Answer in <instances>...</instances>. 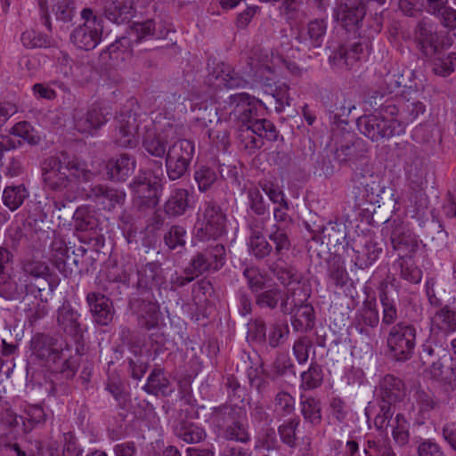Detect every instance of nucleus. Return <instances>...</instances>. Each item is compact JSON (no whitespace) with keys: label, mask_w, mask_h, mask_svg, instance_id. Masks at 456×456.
<instances>
[{"label":"nucleus","mask_w":456,"mask_h":456,"mask_svg":"<svg viewBox=\"0 0 456 456\" xmlns=\"http://www.w3.org/2000/svg\"><path fill=\"white\" fill-rule=\"evenodd\" d=\"M359 142H347L341 145L335 151V159L340 164L354 163L362 157Z\"/></svg>","instance_id":"59"},{"label":"nucleus","mask_w":456,"mask_h":456,"mask_svg":"<svg viewBox=\"0 0 456 456\" xmlns=\"http://www.w3.org/2000/svg\"><path fill=\"white\" fill-rule=\"evenodd\" d=\"M25 413L26 421H23V431L25 433L30 432L36 426L45 424L47 417L43 407L38 404L28 406Z\"/></svg>","instance_id":"61"},{"label":"nucleus","mask_w":456,"mask_h":456,"mask_svg":"<svg viewBox=\"0 0 456 456\" xmlns=\"http://www.w3.org/2000/svg\"><path fill=\"white\" fill-rule=\"evenodd\" d=\"M20 41L27 49L49 48L55 43L51 37L35 29L25 30L20 36Z\"/></svg>","instance_id":"52"},{"label":"nucleus","mask_w":456,"mask_h":456,"mask_svg":"<svg viewBox=\"0 0 456 456\" xmlns=\"http://www.w3.org/2000/svg\"><path fill=\"white\" fill-rule=\"evenodd\" d=\"M417 330L411 323L400 322L389 330L387 343L392 357L399 362L411 358L416 346Z\"/></svg>","instance_id":"7"},{"label":"nucleus","mask_w":456,"mask_h":456,"mask_svg":"<svg viewBox=\"0 0 456 456\" xmlns=\"http://www.w3.org/2000/svg\"><path fill=\"white\" fill-rule=\"evenodd\" d=\"M390 242L399 256H408L418 250L419 243L416 235L403 222H393Z\"/></svg>","instance_id":"16"},{"label":"nucleus","mask_w":456,"mask_h":456,"mask_svg":"<svg viewBox=\"0 0 456 456\" xmlns=\"http://www.w3.org/2000/svg\"><path fill=\"white\" fill-rule=\"evenodd\" d=\"M273 372L278 377H285L296 379L295 365L288 354H281L273 363Z\"/></svg>","instance_id":"62"},{"label":"nucleus","mask_w":456,"mask_h":456,"mask_svg":"<svg viewBox=\"0 0 456 456\" xmlns=\"http://www.w3.org/2000/svg\"><path fill=\"white\" fill-rule=\"evenodd\" d=\"M395 282L396 280L394 276L387 275L386 279L380 281L379 286V298L382 306L381 323L385 326L395 325L399 318L397 304L395 298L389 296L387 291L388 285L397 287Z\"/></svg>","instance_id":"20"},{"label":"nucleus","mask_w":456,"mask_h":456,"mask_svg":"<svg viewBox=\"0 0 456 456\" xmlns=\"http://www.w3.org/2000/svg\"><path fill=\"white\" fill-rule=\"evenodd\" d=\"M129 305L142 327L150 330L158 326L160 312L157 301L137 297L131 299Z\"/></svg>","instance_id":"18"},{"label":"nucleus","mask_w":456,"mask_h":456,"mask_svg":"<svg viewBox=\"0 0 456 456\" xmlns=\"http://www.w3.org/2000/svg\"><path fill=\"white\" fill-rule=\"evenodd\" d=\"M357 128L361 134L372 142H379L399 135L404 130L403 122L395 116L387 114L371 113L357 118Z\"/></svg>","instance_id":"4"},{"label":"nucleus","mask_w":456,"mask_h":456,"mask_svg":"<svg viewBox=\"0 0 456 456\" xmlns=\"http://www.w3.org/2000/svg\"><path fill=\"white\" fill-rule=\"evenodd\" d=\"M354 109H355L354 102L346 94H338L329 108L330 119L334 124H347L346 118Z\"/></svg>","instance_id":"37"},{"label":"nucleus","mask_w":456,"mask_h":456,"mask_svg":"<svg viewBox=\"0 0 456 456\" xmlns=\"http://www.w3.org/2000/svg\"><path fill=\"white\" fill-rule=\"evenodd\" d=\"M170 381L166 377L164 370L155 368L152 370L147 379V383L142 389L150 395L167 396L171 390L169 389Z\"/></svg>","instance_id":"40"},{"label":"nucleus","mask_w":456,"mask_h":456,"mask_svg":"<svg viewBox=\"0 0 456 456\" xmlns=\"http://www.w3.org/2000/svg\"><path fill=\"white\" fill-rule=\"evenodd\" d=\"M278 137L279 131L270 120L256 121L240 127L238 146L245 154L253 155L264 146V139L274 142Z\"/></svg>","instance_id":"6"},{"label":"nucleus","mask_w":456,"mask_h":456,"mask_svg":"<svg viewBox=\"0 0 456 456\" xmlns=\"http://www.w3.org/2000/svg\"><path fill=\"white\" fill-rule=\"evenodd\" d=\"M174 433L187 444L200 443L206 437V432L202 428L184 419L177 421L174 427Z\"/></svg>","instance_id":"42"},{"label":"nucleus","mask_w":456,"mask_h":456,"mask_svg":"<svg viewBox=\"0 0 456 456\" xmlns=\"http://www.w3.org/2000/svg\"><path fill=\"white\" fill-rule=\"evenodd\" d=\"M215 425L223 431V436L226 440L248 444L251 437L248 430V425L242 420L241 410H237L231 405H221L215 408L212 413Z\"/></svg>","instance_id":"5"},{"label":"nucleus","mask_w":456,"mask_h":456,"mask_svg":"<svg viewBox=\"0 0 456 456\" xmlns=\"http://www.w3.org/2000/svg\"><path fill=\"white\" fill-rule=\"evenodd\" d=\"M437 329L444 334L456 330V301L438 309L431 319V331Z\"/></svg>","instance_id":"31"},{"label":"nucleus","mask_w":456,"mask_h":456,"mask_svg":"<svg viewBox=\"0 0 456 456\" xmlns=\"http://www.w3.org/2000/svg\"><path fill=\"white\" fill-rule=\"evenodd\" d=\"M103 26L82 24L74 28L70 34V41L77 48L90 51L94 49L102 40Z\"/></svg>","instance_id":"21"},{"label":"nucleus","mask_w":456,"mask_h":456,"mask_svg":"<svg viewBox=\"0 0 456 456\" xmlns=\"http://www.w3.org/2000/svg\"><path fill=\"white\" fill-rule=\"evenodd\" d=\"M50 259L55 267L66 277L73 273V267L69 263V249L65 240L61 237H54L51 243Z\"/></svg>","instance_id":"33"},{"label":"nucleus","mask_w":456,"mask_h":456,"mask_svg":"<svg viewBox=\"0 0 456 456\" xmlns=\"http://www.w3.org/2000/svg\"><path fill=\"white\" fill-rule=\"evenodd\" d=\"M282 289L273 287L266 290H261L255 295V303L261 309L274 310L281 304Z\"/></svg>","instance_id":"56"},{"label":"nucleus","mask_w":456,"mask_h":456,"mask_svg":"<svg viewBox=\"0 0 456 456\" xmlns=\"http://www.w3.org/2000/svg\"><path fill=\"white\" fill-rule=\"evenodd\" d=\"M364 4L359 0L340 1L333 12V18L347 32L359 34L365 16Z\"/></svg>","instance_id":"13"},{"label":"nucleus","mask_w":456,"mask_h":456,"mask_svg":"<svg viewBox=\"0 0 456 456\" xmlns=\"http://www.w3.org/2000/svg\"><path fill=\"white\" fill-rule=\"evenodd\" d=\"M194 142L187 139L175 142L166 156L167 175L171 181L182 178L188 172L194 155Z\"/></svg>","instance_id":"8"},{"label":"nucleus","mask_w":456,"mask_h":456,"mask_svg":"<svg viewBox=\"0 0 456 456\" xmlns=\"http://www.w3.org/2000/svg\"><path fill=\"white\" fill-rule=\"evenodd\" d=\"M111 113L109 107L94 103L86 111L75 109L72 114L74 128L82 134L93 135L104 126Z\"/></svg>","instance_id":"11"},{"label":"nucleus","mask_w":456,"mask_h":456,"mask_svg":"<svg viewBox=\"0 0 456 456\" xmlns=\"http://www.w3.org/2000/svg\"><path fill=\"white\" fill-rule=\"evenodd\" d=\"M373 179L372 174L369 176L362 175L358 173L354 174L351 193L355 208H361L367 203L373 204L376 201L379 184Z\"/></svg>","instance_id":"17"},{"label":"nucleus","mask_w":456,"mask_h":456,"mask_svg":"<svg viewBox=\"0 0 456 456\" xmlns=\"http://www.w3.org/2000/svg\"><path fill=\"white\" fill-rule=\"evenodd\" d=\"M201 211L202 222L197 230L200 240H216L226 233V216L216 201L206 200Z\"/></svg>","instance_id":"10"},{"label":"nucleus","mask_w":456,"mask_h":456,"mask_svg":"<svg viewBox=\"0 0 456 456\" xmlns=\"http://www.w3.org/2000/svg\"><path fill=\"white\" fill-rule=\"evenodd\" d=\"M141 207L154 208L159 204L160 184L147 176L146 172L140 171L129 184Z\"/></svg>","instance_id":"14"},{"label":"nucleus","mask_w":456,"mask_h":456,"mask_svg":"<svg viewBox=\"0 0 456 456\" xmlns=\"http://www.w3.org/2000/svg\"><path fill=\"white\" fill-rule=\"evenodd\" d=\"M294 411L295 398L289 392H278L273 401V411L280 416H288Z\"/></svg>","instance_id":"64"},{"label":"nucleus","mask_w":456,"mask_h":456,"mask_svg":"<svg viewBox=\"0 0 456 456\" xmlns=\"http://www.w3.org/2000/svg\"><path fill=\"white\" fill-rule=\"evenodd\" d=\"M220 120L217 113V108L210 105H205L203 108H200V112L193 121L194 128L207 129L206 134L208 137L215 142L219 135L216 134L215 131L210 127L213 124H217Z\"/></svg>","instance_id":"35"},{"label":"nucleus","mask_w":456,"mask_h":456,"mask_svg":"<svg viewBox=\"0 0 456 456\" xmlns=\"http://www.w3.org/2000/svg\"><path fill=\"white\" fill-rule=\"evenodd\" d=\"M404 161V170L407 177L413 183L420 182L426 175L424 160L414 147H410Z\"/></svg>","instance_id":"41"},{"label":"nucleus","mask_w":456,"mask_h":456,"mask_svg":"<svg viewBox=\"0 0 456 456\" xmlns=\"http://www.w3.org/2000/svg\"><path fill=\"white\" fill-rule=\"evenodd\" d=\"M56 322L59 330L74 339L76 354L82 355L84 345L81 340L86 328L78 310L70 302L64 301L56 311Z\"/></svg>","instance_id":"9"},{"label":"nucleus","mask_w":456,"mask_h":456,"mask_svg":"<svg viewBox=\"0 0 456 456\" xmlns=\"http://www.w3.org/2000/svg\"><path fill=\"white\" fill-rule=\"evenodd\" d=\"M414 40L419 50L426 56L436 55L441 49L440 37L431 22L423 19L419 20L414 29Z\"/></svg>","instance_id":"15"},{"label":"nucleus","mask_w":456,"mask_h":456,"mask_svg":"<svg viewBox=\"0 0 456 456\" xmlns=\"http://www.w3.org/2000/svg\"><path fill=\"white\" fill-rule=\"evenodd\" d=\"M433 71L435 74L441 77L450 76L456 67V53H443L441 49L438 50L436 55H433Z\"/></svg>","instance_id":"51"},{"label":"nucleus","mask_w":456,"mask_h":456,"mask_svg":"<svg viewBox=\"0 0 456 456\" xmlns=\"http://www.w3.org/2000/svg\"><path fill=\"white\" fill-rule=\"evenodd\" d=\"M89 196L98 203L104 204L108 201L110 208L123 204L126 200V193L123 191L102 184L93 186Z\"/></svg>","instance_id":"39"},{"label":"nucleus","mask_w":456,"mask_h":456,"mask_svg":"<svg viewBox=\"0 0 456 456\" xmlns=\"http://www.w3.org/2000/svg\"><path fill=\"white\" fill-rule=\"evenodd\" d=\"M32 355L44 365L60 372L67 379L75 377L79 366V354H71L72 346L63 347L58 339L45 333H37L30 341Z\"/></svg>","instance_id":"1"},{"label":"nucleus","mask_w":456,"mask_h":456,"mask_svg":"<svg viewBox=\"0 0 456 456\" xmlns=\"http://www.w3.org/2000/svg\"><path fill=\"white\" fill-rule=\"evenodd\" d=\"M346 237V229L342 222H329L322 229V242L330 247L341 245Z\"/></svg>","instance_id":"46"},{"label":"nucleus","mask_w":456,"mask_h":456,"mask_svg":"<svg viewBox=\"0 0 456 456\" xmlns=\"http://www.w3.org/2000/svg\"><path fill=\"white\" fill-rule=\"evenodd\" d=\"M249 253L257 260H262L271 255L273 245L265 239L263 233L252 230L248 239Z\"/></svg>","instance_id":"47"},{"label":"nucleus","mask_w":456,"mask_h":456,"mask_svg":"<svg viewBox=\"0 0 456 456\" xmlns=\"http://www.w3.org/2000/svg\"><path fill=\"white\" fill-rule=\"evenodd\" d=\"M86 302L94 321L100 325H108L113 319L114 308L111 300L102 293L90 292Z\"/></svg>","instance_id":"23"},{"label":"nucleus","mask_w":456,"mask_h":456,"mask_svg":"<svg viewBox=\"0 0 456 456\" xmlns=\"http://www.w3.org/2000/svg\"><path fill=\"white\" fill-rule=\"evenodd\" d=\"M328 274L330 280L336 287L342 288L346 286L349 280L344 262L340 258L334 257L329 262Z\"/></svg>","instance_id":"60"},{"label":"nucleus","mask_w":456,"mask_h":456,"mask_svg":"<svg viewBox=\"0 0 456 456\" xmlns=\"http://www.w3.org/2000/svg\"><path fill=\"white\" fill-rule=\"evenodd\" d=\"M213 272L219 271L226 263V250L223 244L213 242L201 250Z\"/></svg>","instance_id":"54"},{"label":"nucleus","mask_w":456,"mask_h":456,"mask_svg":"<svg viewBox=\"0 0 456 456\" xmlns=\"http://www.w3.org/2000/svg\"><path fill=\"white\" fill-rule=\"evenodd\" d=\"M327 31V21L324 19L310 20L306 32L301 34L303 43L309 48H319L322 45Z\"/></svg>","instance_id":"36"},{"label":"nucleus","mask_w":456,"mask_h":456,"mask_svg":"<svg viewBox=\"0 0 456 456\" xmlns=\"http://www.w3.org/2000/svg\"><path fill=\"white\" fill-rule=\"evenodd\" d=\"M130 352L132 355L127 357L128 370L134 379L140 380L149 368L148 360L142 354L139 346H131Z\"/></svg>","instance_id":"48"},{"label":"nucleus","mask_w":456,"mask_h":456,"mask_svg":"<svg viewBox=\"0 0 456 456\" xmlns=\"http://www.w3.org/2000/svg\"><path fill=\"white\" fill-rule=\"evenodd\" d=\"M141 116L133 111H122L116 117V128L113 135L117 145L134 148L139 142Z\"/></svg>","instance_id":"12"},{"label":"nucleus","mask_w":456,"mask_h":456,"mask_svg":"<svg viewBox=\"0 0 456 456\" xmlns=\"http://www.w3.org/2000/svg\"><path fill=\"white\" fill-rule=\"evenodd\" d=\"M268 269L284 287L299 284L303 278L301 273L294 265L286 263L285 259L276 258L268 265Z\"/></svg>","instance_id":"29"},{"label":"nucleus","mask_w":456,"mask_h":456,"mask_svg":"<svg viewBox=\"0 0 456 456\" xmlns=\"http://www.w3.org/2000/svg\"><path fill=\"white\" fill-rule=\"evenodd\" d=\"M243 276L248 289L253 294L256 295L265 289V275H264L257 267H246L243 271Z\"/></svg>","instance_id":"63"},{"label":"nucleus","mask_w":456,"mask_h":456,"mask_svg":"<svg viewBox=\"0 0 456 456\" xmlns=\"http://www.w3.org/2000/svg\"><path fill=\"white\" fill-rule=\"evenodd\" d=\"M356 327L362 332L365 327L375 328L379 323V314L375 298H367L355 314Z\"/></svg>","instance_id":"34"},{"label":"nucleus","mask_w":456,"mask_h":456,"mask_svg":"<svg viewBox=\"0 0 456 456\" xmlns=\"http://www.w3.org/2000/svg\"><path fill=\"white\" fill-rule=\"evenodd\" d=\"M380 398L383 403L395 405L401 403L405 395V386L403 380L394 375H386L379 382Z\"/></svg>","instance_id":"26"},{"label":"nucleus","mask_w":456,"mask_h":456,"mask_svg":"<svg viewBox=\"0 0 456 456\" xmlns=\"http://www.w3.org/2000/svg\"><path fill=\"white\" fill-rule=\"evenodd\" d=\"M290 228L284 225H273L268 239L273 243V251L276 258L285 259L291 249Z\"/></svg>","instance_id":"30"},{"label":"nucleus","mask_w":456,"mask_h":456,"mask_svg":"<svg viewBox=\"0 0 456 456\" xmlns=\"http://www.w3.org/2000/svg\"><path fill=\"white\" fill-rule=\"evenodd\" d=\"M394 266L400 269V277L412 284L421 281L422 272L407 256H400L394 263Z\"/></svg>","instance_id":"55"},{"label":"nucleus","mask_w":456,"mask_h":456,"mask_svg":"<svg viewBox=\"0 0 456 456\" xmlns=\"http://www.w3.org/2000/svg\"><path fill=\"white\" fill-rule=\"evenodd\" d=\"M256 98L251 96L247 93H238L232 94L227 100L224 102V109L229 110L230 118H233L235 120L239 119L245 110L251 105V102H254Z\"/></svg>","instance_id":"44"},{"label":"nucleus","mask_w":456,"mask_h":456,"mask_svg":"<svg viewBox=\"0 0 456 456\" xmlns=\"http://www.w3.org/2000/svg\"><path fill=\"white\" fill-rule=\"evenodd\" d=\"M134 12V4L128 0H107L103 7L104 16L116 24L128 22Z\"/></svg>","instance_id":"27"},{"label":"nucleus","mask_w":456,"mask_h":456,"mask_svg":"<svg viewBox=\"0 0 456 456\" xmlns=\"http://www.w3.org/2000/svg\"><path fill=\"white\" fill-rule=\"evenodd\" d=\"M390 427L395 443L401 447L407 445L410 441V423L405 416L403 413H397Z\"/></svg>","instance_id":"53"},{"label":"nucleus","mask_w":456,"mask_h":456,"mask_svg":"<svg viewBox=\"0 0 456 456\" xmlns=\"http://www.w3.org/2000/svg\"><path fill=\"white\" fill-rule=\"evenodd\" d=\"M352 248L355 254L353 259L354 264L362 270L376 262L382 252V248L372 240H367L360 248L356 246H353Z\"/></svg>","instance_id":"32"},{"label":"nucleus","mask_w":456,"mask_h":456,"mask_svg":"<svg viewBox=\"0 0 456 456\" xmlns=\"http://www.w3.org/2000/svg\"><path fill=\"white\" fill-rule=\"evenodd\" d=\"M209 83L218 81V86H224L226 89L245 88L248 81L235 71L233 68L224 62L218 63L209 73L208 77Z\"/></svg>","instance_id":"22"},{"label":"nucleus","mask_w":456,"mask_h":456,"mask_svg":"<svg viewBox=\"0 0 456 456\" xmlns=\"http://www.w3.org/2000/svg\"><path fill=\"white\" fill-rule=\"evenodd\" d=\"M293 314L291 325L294 330H309L314 325V310L311 305L303 304Z\"/></svg>","instance_id":"50"},{"label":"nucleus","mask_w":456,"mask_h":456,"mask_svg":"<svg viewBox=\"0 0 456 456\" xmlns=\"http://www.w3.org/2000/svg\"><path fill=\"white\" fill-rule=\"evenodd\" d=\"M74 227L79 232H93L98 228L99 220L95 211L88 207H80L73 213Z\"/></svg>","instance_id":"43"},{"label":"nucleus","mask_w":456,"mask_h":456,"mask_svg":"<svg viewBox=\"0 0 456 456\" xmlns=\"http://www.w3.org/2000/svg\"><path fill=\"white\" fill-rule=\"evenodd\" d=\"M382 26V16L376 13L368 32H359L357 35L358 41L346 42L339 45L330 56V61L339 69L353 66L354 62L360 60L364 52H370L371 39L381 31Z\"/></svg>","instance_id":"3"},{"label":"nucleus","mask_w":456,"mask_h":456,"mask_svg":"<svg viewBox=\"0 0 456 456\" xmlns=\"http://www.w3.org/2000/svg\"><path fill=\"white\" fill-rule=\"evenodd\" d=\"M247 339L256 346H267L266 324L263 319L256 318L248 322Z\"/></svg>","instance_id":"57"},{"label":"nucleus","mask_w":456,"mask_h":456,"mask_svg":"<svg viewBox=\"0 0 456 456\" xmlns=\"http://www.w3.org/2000/svg\"><path fill=\"white\" fill-rule=\"evenodd\" d=\"M191 208L189 191L184 188H175L164 204V212L168 217L176 218L185 215Z\"/></svg>","instance_id":"25"},{"label":"nucleus","mask_w":456,"mask_h":456,"mask_svg":"<svg viewBox=\"0 0 456 456\" xmlns=\"http://www.w3.org/2000/svg\"><path fill=\"white\" fill-rule=\"evenodd\" d=\"M135 167V159L127 153H123L110 159L106 164V170L110 180L125 182L134 173Z\"/></svg>","instance_id":"24"},{"label":"nucleus","mask_w":456,"mask_h":456,"mask_svg":"<svg viewBox=\"0 0 456 456\" xmlns=\"http://www.w3.org/2000/svg\"><path fill=\"white\" fill-rule=\"evenodd\" d=\"M365 105L373 110V113L387 114L389 116H396L399 108L393 99L385 98V94L379 91H371L366 97Z\"/></svg>","instance_id":"38"},{"label":"nucleus","mask_w":456,"mask_h":456,"mask_svg":"<svg viewBox=\"0 0 456 456\" xmlns=\"http://www.w3.org/2000/svg\"><path fill=\"white\" fill-rule=\"evenodd\" d=\"M61 448L56 440L51 439L46 446L45 456H82L83 448L77 442L74 433L66 432L62 435Z\"/></svg>","instance_id":"28"},{"label":"nucleus","mask_w":456,"mask_h":456,"mask_svg":"<svg viewBox=\"0 0 456 456\" xmlns=\"http://www.w3.org/2000/svg\"><path fill=\"white\" fill-rule=\"evenodd\" d=\"M42 171L45 186L57 192L69 190L73 178L88 181L92 175L84 163L64 151L47 158L43 163Z\"/></svg>","instance_id":"2"},{"label":"nucleus","mask_w":456,"mask_h":456,"mask_svg":"<svg viewBox=\"0 0 456 456\" xmlns=\"http://www.w3.org/2000/svg\"><path fill=\"white\" fill-rule=\"evenodd\" d=\"M28 197V191L24 184L12 185L4 188L3 191V203L11 211L18 209Z\"/></svg>","instance_id":"49"},{"label":"nucleus","mask_w":456,"mask_h":456,"mask_svg":"<svg viewBox=\"0 0 456 456\" xmlns=\"http://www.w3.org/2000/svg\"><path fill=\"white\" fill-rule=\"evenodd\" d=\"M323 372L321 365L312 362L308 370L301 373V387L304 390H312L321 386Z\"/></svg>","instance_id":"58"},{"label":"nucleus","mask_w":456,"mask_h":456,"mask_svg":"<svg viewBox=\"0 0 456 456\" xmlns=\"http://www.w3.org/2000/svg\"><path fill=\"white\" fill-rule=\"evenodd\" d=\"M300 411L304 419L315 427L321 424L322 417V404L320 400L312 396H301Z\"/></svg>","instance_id":"45"},{"label":"nucleus","mask_w":456,"mask_h":456,"mask_svg":"<svg viewBox=\"0 0 456 456\" xmlns=\"http://www.w3.org/2000/svg\"><path fill=\"white\" fill-rule=\"evenodd\" d=\"M137 281L134 285L141 293L149 292L154 288H159L164 282V274L161 264L153 261L142 265L137 269Z\"/></svg>","instance_id":"19"}]
</instances>
